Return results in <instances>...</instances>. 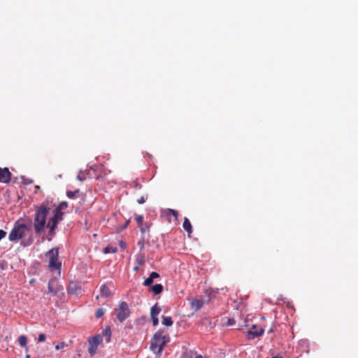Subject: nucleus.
<instances>
[{
	"label": "nucleus",
	"mask_w": 358,
	"mask_h": 358,
	"mask_svg": "<svg viewBox=\"0 0 358 358\" xmlns=\"http://www.w3.org/2000/svg\"><path fill=\"white\" fill-rule=\"evenodd\" d=\"M52 208L48 200L43 201L39 206L36 207L34 220V227L36 234H41L46 227V217Z\"/></svg>",
	"instance_id": "f257e3e1"
},
{
	"label": "nucleus",
	"mask_w": 358,
	"mask_h": 358,
	"mask_svg": "<svg viewBox=\"0 0 358 358\" xmlns=\"http://www.w3.org/2000/svg\"><path fill=\"white\" fill-rule=\"evenodd\" d=\"M170 341V338L164 334L161 330L157 331L151 341L150 350L157 355L160 356L164 350V347Z\"/></svg>",
	"instance_id": "f03ea898"
},
{
	"label": "nucleus",
	"mask_w": 358,
	"mask_h": 358,
	"mask_svg": "<svg viewBox=\"0 0 358 358\" xmlns=\"http://www.w3.org/2000/svg\"><path fill=\"white\" fill-rule=\"evenodd\" d=\"M45 256L48 260V266L50 269L57 270L59 274H60L62 263L59 261V248H52L45 253Z\"/></svg>",
	"instance_id": "7ed1b4c3"
},
{
	"label": "nucleus",
	"mask_w": 358,
	"mask_h": 358,
	"mask_svg": "<svg viewBox=\"0 0 358 358\" xmlns=\"http://www.w3.org/2000/svg\"><path fill=\"white\" fill-rule=\"evenodd\" d=\"M30 227L25 224L16 223L8 236L10 241H17L21 239L25 234L26 231H29Z\"/></svg>",
	"instance_id": "20e7f679"
},
{
	"label": "nucleus",
	"mask_w": 358,
	"mask_h": 358,
	"mask_svg": "<svg viewBox=\"0 0 358 358\" xmlns=\"http://www.w3.org/2000/svg\"><path fill=\"white\" fill-rule=\"evenodd\" d=\"M115 317L120 323H122L131 315L129 305L126 301H121L119 306L114 309Z\"/></svg>",
	"instance_id": "39448f33"
},
{
	"label": "nucleus",
	"mask_w": 358,
	"mask_h": 358,
	"mask_svg": "<svg viewBox=\"0 0 358 358\" xmlns=\"http://www.w3.org/2000/svg\"><path fill=\"white\" fill-rule=\"evenodd\" d=\"M53 216L50 219L47 224V227L50 228L49 234L52 235L59 223L62 220L63 213L62 211H57V209L53 210Z\"/></svg>",
	"instance_id": "423d86ee"
},
{
	"label": "nucleus",
	"mask_w": 358,
	"mask_h": 358,
	"mask_svg": "<svg viewBox=\"0 0 358 358\" xmlns=\"http://www.w3.org/2000/svg\"><path fill=\"white\" fill-rule=\"evenodd\" d=\"M102 336L99 334L95 335L88 339V352L90 357H93L96 354L98 346L102 343Z\"/></svg>",
	"instance_id": "0eeeda50"
},
{
	"label": "nucleus",
	"mask_w": 358,
	"mask_h": 358,
	"mask_svg": "<svg viewBox=\"0 0 358 358\" xmlns=\"http://www.w3.org/2000/svg\"><path fill=\"white\" fill-rule=\"evenodd\" d=\"M264 329L262 327L257 325H253L250 330L248 332L249 339H254L256 337L260 336L263 334Z\"/></svg>",
	"instance_id": "6e6552de"
},
{
	"label": "nucleus",
	"mask_w": 358,
	"mask_h": 358,
	"mask_svg": "<svg viewBox=\"0 0 358 358\" xmlns=\"http://www.w3.org/2000/svg\"><path fill=\"white\" fill-rule=\"evenodd\" d=\"M11 173L6 167H0V182L8 183L11 180Z\"/></svg>",
	"instance_id": "1a4fd4ad"
},
{
	"label": "nucleus",
	"mask_w": 358,
	"mask_h": 358,
	"mask_svg": "<svg viewBox=\"0 0 358 358\" xmlns=\"http://www.w3.org/2000/svg\"><path fill=\"white\" fill-rule=\"evenodd\" d=\"M48 292L52 295L57 294L59 291L58 282L55 279L50 280L48 285Z\"/></svg>",
	"instance_id": "9d476101"
},
{
	"label": "nucleus",
	"mask_w": 358,
	"mask_h": 358,
	"mask_svg": "<svg viewBox=\"0 0 358 358\" xmlns=\"http://www.w3.org/2000/svg\"><path fill=\"white\" fill-rule=\"evenodd\" d=\"M191 308L195 311L200 310L204 305V301L202 299H193L191 302Z\"/></svg>",
	"instance_id": "9b49d317"
},
{
	"label": "nucleus",
	"mask_w": 358,
	"mask_h": 358,
	"mask_svg": "<svg viewBox=\"0 0 358 358\" xmlns=\"http://www.w3.org/2000/svg\"><path fill=\"white\" fill-rule=\"evenodd\" d=\"M183 229L187 232L188 235L190 236L192 233V227L190 221L188 218L185 217L182 224Z\"/></svg>",
	"instance_id": "f8f14e48"
},
{
	"label": "nucleus",
	"mask_w": 358,
	"mask_h": 358,
	"mask_svg": "<svg viewBox=\"0 0 358 358\" xmlns=\"http://www.w3.org/2000/svg\"><path fill=\"white\" fill-rule=\"evenodd\" d=\"M110 295V289L106 285H101L100 287V296L102 297H108Z\"/></svg>",
	"instance_id": "ddd939ff"
},
{
	"label": "nucleus",
	"mask_w": 358,
	"mask_h": 358,
	"mask_svg": "<svg viewBox=\"0 0 358 358\" xmlns=\"http://www.w3.org/2000/svg\"><path fill=\"white\" fill-rule=\"evenodd\" d=\"M154 294H159L163 291V286L161 284H156L150 287Z\"/></svg>",
	"instance_id": "4468645a"
},
{
	"label": "nucleus",
	"mask_w": 358,
	"mask_h": 358,
	"mask_svg": "<svg viewBox=\"0 0 358 358\" xmlns=\"http://www.w3.org/2000/svg\"><path fill=\"white\" fill-rule=\"evenodd\" d=\"M161 310V308L158 306L157 303H155L150 310V316L158 317Z\"/></svg>",
	"instance_id": "2eb2a0df"
},
{
	"label": "nucleus",
	"mask_w": 358,
	"mask_h": 358,
	"mask_svg": "<svg viewBox=\"0 0 358 358\" xmlns=\"http://www.w3.org/2000/svg\"><path fill=\"white\" fill-rule=\"evenodd\" d=\"M173 322L171 317L162 316V324L170 327L173 324Z\"/></svg>",
	"instance_id": "dca6fc26"
},
{
	"label": "nucleus",
	"mask_w": 358,
	"mask_h": 358,
	"mask_svg": "<svg viewBox=\"0 0 358 358\" xmlns=\"http://www.w3.org/2000/svg\"><path fill=\"white\" fill-rule=\"evenodd\" d=\"M17 341H18L19 345L21 347H23V348L27 347V338L25 336L22 335V336H19Z\"/></svg>",
	"instance_id": "f3484780"
},
{
	"label": "nucleus",
	"mask_w": 358,
	"mask_h": 358,
	"mask_svg": "<svg viewBox=\"0 0 358 358\" xmlns=\"http://www.w3.org/2000/svg\"><path fill=\"white\" fill-rule=\"evenodd\" d=\"M80 192V190L78 189H76L75 191H67L66 192V196L69 198V199H73L75 197V196L78 194Z\"/></svg>",
	"instance_id": "a211bd4d"
},
{
	"label": "nucleus",
	"mask_w": 358,
	"mask_h": 358,
	"mask_svg": "<svg viewBox=\"0 0 358 358\" xmlns=\"http://www.w3.org/2000/svg\"><path fill=\"white\" fill-rule=\"evenodd\" d=\"M117 249L116 248H113V247H106L104 249H103V252L107 254V253H115L117 252Z\"/></svg>",
	"instance_id": "6ab92c4d"
},
{
	"label": "nucleus",
	"mask_w": 358,
	"mask_h": 358,
	"mask_svg": "<svg viewBox=\"0 0 358 358\" xmlns=\"http://www.w3.org/2000/svg\"><path fill=\"white\" fill-rule=\"evenodd\" d=\"M105 314V310L102 308H99L96 310L95 313V316L96 318H100Z\"/></svg>",
	"instance_id": "aec40b11"
},
{
	"label": "nucleus",
	"mask_w": 358,
	"mask_h": 358,
	"mask_svg": "<svg viewBox=\"0 0 358 358\" xmlns=\"http://www.w3.org/2000/svg\"><path fill=\"white\" fill-rule=\"evenodd\" d=\"M87 173L85 171H80L77 176V179L80 181H83L86 179Z\"/></svg>",
	"instance_id": "412c9836"
},
{
	"label": "nucleus",
	"mask_w": 358,
	"mask_h": 358,
	"mask_svg": "<svg viewBox=\"0 0 358 358\" xmlns=\"http://www.w3.org/2000/svg\"><path fill=\"white\" fill-rule=\"evenodd\" d=\"M68 206V203L66 201L61 202L59 206L55 208L57 211H61L62 210L66 208Z\"/></svg>",
	"instance_id": "4be33fe9"
},
{
	"label": "nucleus",
	"mask_w": 358,
	"mask_h": 358,
	"mask_svg": "<svg viewBox=\"0 0 358 358\" xmlns=\"http://www.w3.org/2000/svg\"><path fill=\"white\" fill-rule=\"evenodd\" d=\"M183 358H203L201 355H196L193 352L186 354Z\"/></svg>",
	"instance_id": "5701e85b"
},
{
	"label": "nucleus",
	"mask_w": 358,
	"mask_h": 358,
	"mask_svg": "<svg viewBox=\"0 0 358 358\" xmlns=\"http://www.w3.org/2000/svg\"><path fill=\"white\" fill-rule=\"evenodd\" d=\"M67 346H68V344L62 341V342H59L58 344H57L55 345V349L57 350H62Z\"/></svg>",
	"instance_id": "b1692460"
},
{
	"label": "nucleus",
	"mask_w": 358,
	"mask_h": 358,
	"mask_svg": "<svg viewBox=\"0 0 358 358\" xmlns=\"http://www.w3.org/2000/svg\"><path fill=\"white\" fill-rule=\"evenodd\" d=\"M168 213L169 215H172L176 218V220H178V212L177 210L173 209H169Z\"/></svg>",
	"instance_id": "393cba45"
},
{
	"label": "nucleus",
	"mask_w": 358,
	"mask_h": 358,
	"mask_svg": "<svg viewBox=\"0 0 358 358\" xmlns=\"http://www.w3.org/2000/svg\"><path fill=\"white\" fill-rule=\"evenodd\" d=\"M135 220L136 221L138 226L142 225L143 221V215H137L135 217Z\"/></svg>",
	"instance_id": "a878e982"
},
{
	"label": "nucleus",
	"mask_w": 358,
	"mask_h": 358,
	"mask_svg": "<svg viewBox=\"0 0 358 358\" xmlns=\"http://www.w3.org/2000/svg\"><path fill=\"white\" fill-rule=\"evenodd\" d=\"M152 282H153V280L150 277H149L144 280L143 285L144 286H150V287Z\"/></svg>",
	"instance_id": "bb28decb"
},
{
	"label": "nucleus",
	"mask_w": 358,
	"mask_h": 358,
	"mask_svg": "<svg viewBox=\"0 0 358 358\" xmlns=\"http://www.w3.org/2000/svg\"><path fill=\"white\" fill-rule=\"evenodd\" d=\"M141 233H145L146 231L149 230V226L148 224H143L138 226Z\"/></svg>",
	"instance_id": "cd10ccee"
},
{
	"label": "nucleus",
	"mask_w": 358,
	"mask_h": 358,
	"mask_svg": "<svg viewBox=\"0 0 358 358\" xmlns=\"http://www.w3.org/2000/svg\"><path fill=\"white\" fill-rule=\"evenodd\" d=\"M33 241H34V238H31V237H30V238L27 240V242H24V241H22L21 244H22L23 246H24V247H25V246H27V245H31V244L33 243Z\"/></svg>",
	"instance_id": "c85d7f7f"
},
{
	"label": "nucleus",
	"mask_w": 358,
	"mask_h": 358,
	"mask_svg": "<svg viewBox=\"0 0 358 358\" xmlns=\"http://www.w3.org/2000/svg\"><path fill=\"white\" fill-rule=\"evenodd\" d=\"M150 317H151V319L152 321L153 326H157L159 324L158 317H155H155L150 316Z\"/></svg>",
	"instance_id": "c756f323"
},
{
	"label": "nucleus",
	"mask_w": 358,
	"mask_h": 358,
	"mask_svg": "<svg viewBox=\"0 0 358 358\" xmlns=\"http://www.w3.org/2000/svg\"><path fill=\"white\" fill-rule=\"evenodd\" d=\"M46 338V336L44 334H41L38 335V342H43L45 341Z\"/></svg>",
	"instance_id": "7c9ffc66"
},
{
	"label": "nucleus",
	"mask_w": 358,
	"mask_h": 358,
	"mask_svg": "<svg viewBox=\"0 0 358 358\" xmlns=\"http://www.w3.org/2000/svg\"><path fill=\"white\" fill-rule=\"evenodd\" d=\"M147 199V197L145 198L143 196H141L138 200H137V202L139 203V204H143L145 202Z\"/></svg>",
	"instance_id": "2f4dec72"
},
{
	"label": "nucleus",
	"mask_w": 358,
	"mask_h": 358,
	"mask_svg": "<svg viewBox=\"0 0 358 358\" xmlns=\"http://www.w3.org/2000/svg\"><path fill=\"white\" fill-rule=\"evenodd\" d=\"M150 277L154 280L155 278H157L159 277V273H157V272H152L150 275Z\"/></svg>",
	"instance_id": "473e14b6"
},
{
	"label": "nucleus",
	"mask_w": 358,
	"mask_h": 358,
	"mask_svg": "<svg viewBox=\"0 0 358 358\" xmlns=\"http://www.w3.org/2000/svg\"><path fill=\"white\" fill-rule=\"evenodd\" d=\"M136 260L138 265H143L144 264V259L143 257H137Z\"/></svg>",
	"instance_id": "72a5a7b5"
},
{
	"label": "nucleus",
	"mask_w": 358,
	"mask_h": 358,
	"mask_svg": "<svg viewBox=\"0 0 358 358\" xmlns=\"http://www.w3.org/2000/svg\"><path fill=\"white\" fill-rule=\"evenodd\" d=\"M6 236V232L3 230L0 229V241L3 238Z\"/></svg>",
	"instance_id": "f704fd0d"
},
{
	"label": "nucleus",
	"mask_w": 358,
	"mask_h": 358,
	"mask_svg": "<svg viewBox=\"0 0 358 358\" xmlns=\"http://www.w3.org/2000/svg\"><path fill=\"white\" fill-rule=\"evenodd\" d=\"M119 245L123 250L126 248V243L123 241H120Z\"/></svg>",
	"instance_id": "c9c22d12"
},
{
	"label": "nucleus",
	"mask_w": 358,
	"mask_h": 358,
	"mask_svg": "<svg viewBox=\"0 0 358 358\" xmlns=\"http://www.w3.org/2000/svg\"><path fill=\"white\" fill-rule=\"evenodd\" d=\"M234 324V319H229L228 320V322H227V324L228 325H233Z\"/></svg>",
	"instance_id": "e433bc0d"
},
{
	"label": "nucleus",
	"mask_w": 358,
	"mask_h": 358,
	"mask_svg": "<svg viewBox=\"0 0 358 358\" xmlns=\"http://www.w3.org/2000/svg\"><path fill=\"white\" fill-rule=\"evenodd\" d=\"M104 333L106 335H108V336H110V329H106L104 330Z\"/></svg>",
	"instance_id": "4c0bfd02"
},
{
	"label": "nucleus",
	"mask_w": 358,
	"mask_h": 358,
	"mask_svg": "<svg viewBox=\"0 0 358 358\" xmlns=\"http://www.w3.org/2000/svg\"><path fill=\"white\" fill-rule=\"evenodd\" d=\"M24 180V184H29L30 183L31 181V180H25V179H23Z\"/></svg>",
	"instance_id": "58836bf2"
},
{
	"label": "nucleus",
	"mask_w": 358,
	"mask_h": 358,
	"mask_svg": "<svg viewBox=\"0 0 358 358\" xmlns=\"http://www.w3.org/2000/svg\"><path fill=\"white\" fill-rule=\"evenodd\" d=\"M272 358H282V357L281 356L278 355V356H275V357H272Z\"/></svg>",
	"instance_id": "ea45409f"
},
{
	"label": "nucleus",
	"mask_w": 358,
	"mask_h": 358,
	"mask_svg": "<svg viewBox=\"0 0 358 358\" xmlns=\"http://www.w3.org/2000/svg\"><path fill=\"white\" fill-rule=\"evenodd\" d=\"M138 266L134 267V270H135V271H138Z\"/></svg>",
	"instance_id": "a19ab883"
},
{
	"label": "nucleus",
	"mask_w": 358,
	"mask_h": 358,
	"mask_svg": "<svg viewBox=\"0 0 358 358\" xmlns=\"http://www.w3.org/2000/svg\"><path fill=\"white\" fill-rule=\"evenodd\" d=\"M127 226V223L126 224H124V228H126Z\"/></svg>",
	"instance_id": "79ce46f5"
}]
</instances>
